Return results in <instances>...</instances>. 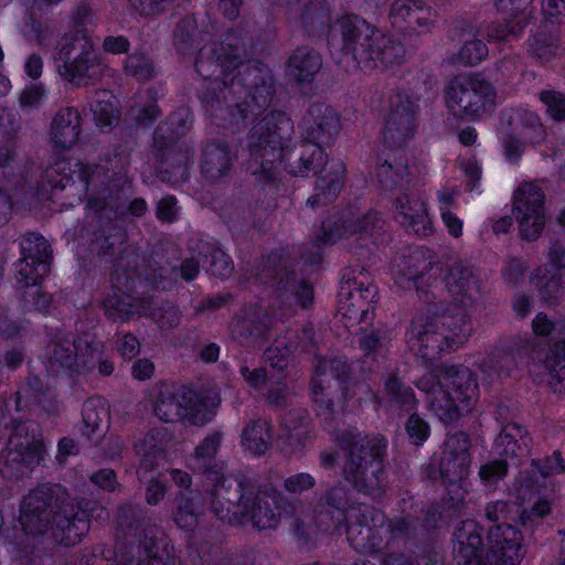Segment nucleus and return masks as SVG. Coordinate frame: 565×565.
Segmentation results:
<instances>
[{"label":"nucleus","instance_id":"nucleus-1","mask_svg":"<svg viewBox=\"0 0 565 565\" xmlns=\"http://www.w3.org/2000/svg\"><path fill=\"white\" fill-rule=\"evenodd\" d=\"M252 50V39L243 26L226 31L218 43L199 49L195 70L205 82L200 93L205 113L224 127L253 124L245 167L256 182H274L282 164L295 177L318 173L327 163L323 147L302 139L296 149L288 148L294 124L284 111H268L274 78L269 70L246 64Z\"/></svg>","mask_w":565,"mask_h":565},{"label":"nucleus","instance_id":"nucleus-2","mask_svg":"<svg viewBox=\"0 0 565 565\" xmlns=\"http://www.w3.org/2000/svg\"><path fill=\"white\" fill-rule=\"evenodd\" d=\"M127 162H116L111 170L106 163L76 161L72 164L58 160L43 172L41 186L45 191L65 190L75 186L79 196L87 195L86 210L108 220L118 218L129 212L132 216H142L148 211L143 199H135L125 207L120 202L119 191L115 190L118 181L125 178Z\"/></svg>","mask_w":565,"mask_h":565},{"label":"nucleus","instance_id":"nucleus-3","mask_svg":"<svg viewBox=\"0 0 565 565\" xmlns=\"http://www.w3.org/2000/svg\"><path fill=\"white\" fill-rule=\"evenodd\" d=\"M90 504L84 499H70L58 483H42L23 497L19 522L28 535L40 536L50 531L57 544L73 546L89 531Z\"/></svg>","mask_w":565,"mask_h":565},{"label":"nucleus","instance_id":"nucleus-4","mask_svg":"<svg viewBox=\"0 0 565 565\" xmlns=\"http://www.w3.org/2000/svg\"><path fill=\"white\" fill-rule=\"evenodd\" d=\"M90 504L84 499H70L58 483H42L23 497L19 522L28 535L40 536L50 531L57 544L73 546L89 531Z\"/></svg>","mask_w":565,"mask_h":565},{"label":"nucleus","instance_id":"nucleus-5","mask_svg":"<svg viewBox=\"0 0 565 565\" xmlns=\"http://www.w3.org/2000/svg\"><path fill=\"white\" fill-rule=\"evenodd\" d=\"M437 287L426 281L425 274L412 285L419 300L433 306L426 311L415 313L405 333L409 349L425 364L440 359L444 353L457 350L468 341L472 332L471 321L461 307L435 302Z\"/></svg>","mask_w":565,"mask_h":565},{"label":"nucleus","instance_id":"nucleus-6","mask_svg":"<svg viewBox=\"0 0 565 565\" xmlns=\"http://www.w3.org/2000/svg\"><path fill=\"white\" fill-rule=\"evenodd\" d=\"M333 440L343 452L341 477L355 492L380 500L387 487V439L381 434L363 435L358 429H338Z\"/></svg>","mask_w":565,"mask_h":565},{"label":"nucleus","instance_id":"nucleus-7","mask_svg":"<svg viewBox=\"0 0 565 565\" xmlns=\"http://www.w3.org/2000/svg\"><path fill=\"white\" fill-rule=\"evenodd\" d=\"M95 23L96 14L82 1L72 10L70 31L61 36L54 50L57 73L77 87L99 81L107 70L89 32Z\"/></svg>","mask_w":565,"mask_h":565},{"label":"nucleus","instance_id":"nucleus-8","mask_svg":"<svg viewBox=\"0 0 565 565\" xmlns=\"http://www.w3.org/2000/svg\"><path fill=\"white\" fill-rule=\"evenodd\" d=\"M140 266L138 249H119L111 274L113 287L122 296L114 294L104 302L105 316L114 323H124L138 316V299L150 290H171L174 278L163 268Z\"/></svg>","mask_w":565,"mask_h":565},{"label":"nucleus","instance_id":"nucleus-9","mask_svg":"<svg viewBox=\"0 0 565 565\" xmlns=\"http://www.w3.org/2000/svg\"><path fill=\"white\" fill-rule=\"evenodd\" d=\"M338 24L342 38V62L347 67L373 71L403 62L406 52L404 44L374 29L365 20L344 15Z\"/></svg>","mask_w":565,"mask_h":565},{"label":"nucleus","instance_id":"nucleus-10","mask_svg":"<svg viewBox=\"0 0 565 565\" xmlns=\"http://www.w3.org/2000/svg\"><path fill=\"white\" fill-rule=\"evenodd\" d=\"M417 109L416 99L408 93L397 90L388 97L383 138L388 147L397 150L377 166L379 181L386 189L397 185L407 172L403 146L415 136Z\"/></svg>","mask_w":565,"mask_h":565},{"label":"nucleus","instance_id":"nucleus-11","mask_svg":"<svg viewBox=\"0 0 565 565\" xmlns=\"http://www.w3.org/2000/svg\"><path fill=\"white\" fill-rule=\"evenodd\" d=\"M445 386L429 397V409L445 424L459 419L469 412L477 399L478 384L469 367L448 366L445 369Z\"/></svg>","mask_w":565,"mask_h":565},{"label":"nucleus","instance_id":"nucleus-12","mask_svg":"<svg viewBox=\"0 0 565 565\" xmlns=\"http://www.w3.org/2000/svg\"><path fill=\"white\" fill-rule=\"evenodd\" d=\"M52 250L22 249L15 264L17 291L25 310L46 311L52 303V295L41 288L42 280L51 270Z\"/></svg>","mask_w":565,"mask_h":565},{"label":"nucleus","instance_id":"nucleus-13","mask_svg":"<svg viewBox=\"0 0 565 565\" xmlns=\"http://www.w3.org/2000/svg\"><path fill=\"white\" fill-rule=\"evenodd\" d=\"M495 97L493 85L479 76H457L445 90L446 106L458 118H480L494 107Z\"/></svg>","mask_w":565,"mask_h":565},{"label":"nucleus","instance_id":"nucleus-14","mask_svg":"<svg viewBox=\"0 0 565 565\" xmlns=\"http://www.w3.org/2000/svg\"><path fill=\"white\" fill-rule=\"evenodd\" d=\"M284 249H271L260 260L257 276L265 284H270L282 302L308 308L313 301V287L305 279H298L292 264L282 255Z\"/></svg>","mask_w":565,"mask_h":565},{"label":"nucleus","instance_id":"nucleus-15","mask_svg":"<svg viewBox=\"0 0 565 565\" xmlns=\"http://www.w3.org/2000/svg\"><path fill=\"white\" fill-rule=\"evenodd\" d=\"M370 505L354 500L352 490L338 480L316 493L312 508L313 520L324 532L338 530L352 514L367 516Z\"/></svg>","mask_w":565,"mask_h":565},{"label":"nucleus","instance_id":"nucleus-16","mask_svg":"<svg viewBox=\"0 0 565 565\" xmlns=\"http://www.w3.org/2000/svg\"><path fill=\"white\" fill-rule=\"evenodd\" d=\"M207 397L190 390L185 385L162 383L153 403L154 415L166 423H179L186 419L193 425H204L206 419L200 415L206 407Z\"/></svg>","mask_w":565,"mask_h":565},{"label":"nucleus","instance_id":"nucleus-17","mask_svg":"<svg viewBox=\"0 0 565 565\" xmlns=\"http://www.w3.org/2000/svg\"><path fill=\"white\" fill-rule=\"evenodd\" d=\"M300 505V501H290L273 488L263 491L253 489L243 501L242 520L236 524L250 522L258 530H274L284 515L295 514Z\"/></svg>","mask_w":565,"mask_h":565},{"label":"nucleus","instance_id":"nucleus-18","mask_svg":"<svg viewBox=\"0 0 565 565\" xmlns=\"http://www.w3.org/2000/svg\"><path fill=\"white\" fill-rule=\"evenodd\" d=\"M377 288L364 267H349L344 271L339 291L341 310L350 320L369 323L374 317Z\"/></svg>","mask_w":565,"mask_h":565},{"label":"nucleus","instance_id":"nucleus-19","mask_svg":"<svg viewBox=\"0 0 565 565\" xmlns=\"http://www.w3.org/2000/svg\"><path fill=\"white\" fill-rule=\"evenodd\" d=\"M39 433L38 424L24 422L15 425L4 460V469L11 477L20 478L28 475L43 459L44 443Z\"/></svg>","mask_w":565,"mask_h":565},{"label":"nucleus","instance_id":"nucleus-20","mask_svg":"<svg viewBox=\"0 0 565 565\" xmlns=\"http://www.w3.org/2000/svg\"><path fill=\"white\" fill-rule=\"evenodd\" d=\"M513 212L521 237L531 243L542 234L545 223V193L537 182H524L514 192Z\"/></svg>","mask_w":565,"mask_h":565},{"label":"nucleus","instance_id":"nucleus-21","mask_svg":"<svg viewBox=\"0 0 565 565\" xmlns=\"http://www.w3.org/2000/svg\"><path fill=\"white\" fill-rule=\"evenodd\" d=\"M210 481L212 487L205 486L210 510L223 523L236 524L242 520L243 501L253 488L246 487L235 478H224L223 475L218 480Z\"/></svg>","mask_w":565,"mask_h":565},{"label":"nucleus","instance_id":"nucleus-22","mask_svg":"<svg viewBox=\"0 0 565 565\" xmlns=\"http://www.w3.org/2000/svg\"><path fill=\"white\" fill-rule=\"evenodd\" d=\"M384 224L379 213L369 212L358 217L354 225L349 224V220L328 218L322 222L316 235L317 239L322 245H334L341 238L352 234L371 236L373 237L372 244L374 245L386 244L387 242L383 233Z\"/></svg>","mask_w":565,"mask_h":565},{"label":"nucleus","instance_id":"nucleus-23","mask_svg":"<svg viewBox=\"0 0 565 565\" xmlns=\"http://www.w3.org/2000/svg\"><path fill=\"white\" fill-rule=\"evenodd\" d=\"M153 525L148 510L139 504L125 502L115 514V537L117 544L129 545L131 550L141 547L152 540Z\"/></svg>","mask_w":565,"mask_h":565},{"label":"nucleus","instance_id":"nucleus-24","mask_svg":"<svg viewBox=\"0 0 565 565\" xmlns=\"http://www.w3.org/2000/svg\"><path fill=\"white\" fill-rule=\"evenodd\" d=\"M489 565H520L527 550L521 531L511 524H497L487 534Z\"/></svg>","mask_w":565,"mask_h":565},{"label":"nucleus","instance_id":"nucleus-25","mask_svg":"<svg viewBox=\"0 0 565 565\" xmlns=\"http://www.w3.org/2000/svg\"><path fill=\"white\" fill-rule=\"evenodd\" d=\"M441 514L436 507L430 505L422 511L419 516L406 514L396 515L385 522L387 541L385 548L393 546L398 541H416L426 537L437 529Z\"/></svg>","mask_w":565,"mask_h":565},{"label":"nucleus","instance_id":"nucleus-26","mask_svg":"<svg viewBox=\"0 0 565 565\" xmlns=\"http://www.w3.org/2000/svg\"><path fill=\"white\" fill-rule=\"evenodd\" d=\"M299 128L303 140L323 147L330 145L339 135L340 118L331 106L315 103L309 106Z\"/></svg>","mask_w":565,"mask_h":565},{"label":"nucleus","instance_id":"nucleus-27","mask_svg":"<svg viewBox=\"0 0 565 565\" xmlns=\"http://www.w3.org/2000/svg\"><path fill=\"white\" fill-rule=\"evenodd\" d=\"M470 463L471 459H466V457H455L441 452L438 463L439 477L445 484L455 488L449 490V493L454 492L455 495L450 494L448 499L444 500L445 509L450 516H460L467 512L468 507L460 483L468 477Z\"/></svg>","mask_w":565,"mask_h":565},{"label":"nucleus","instance_id":"nucleus-28","mask_svg":"<svg viewBox=\"0 0 565 565\" xmlns=\"http://www.w3.org/2000/svg\"><path fill=\"white\" fill-rule=\"evenodd\" d=\"M395 220L409 234L427 237L433 234V224L426 202L414 194H401L395 201Z\"/></svg>","mask_w":565,"mask_h":565},{"label":"nucleus","instance_id":"nucleus-29","mask_svg":"<svg viewBox=\"0 0 565 565\" xmlns=\"http://www.w3.org/2000/svg\"><path fill=\"white\" fill-rule=\"evenodd\" d=\"M483 529L473 520L461 521L455 529L457 547L454 550L457 565H489L483 555Z\"/></svg>","mask_w":565,"mask_h":565},{"label":"nucleus","instance_id":"nucleus-30","mask_svg":"<svg viewBox=\"0 0 565 565\" xmlns=\"http://www.w3.org/2000/svg\"><path fill=\"white\" fill-rule=\"evenodd\" d=\"M531 0H494L499 11L510 13L512 19L505 22H494L487 28L489 41L503 42L518 39L526 25L525 12Z\"/></svg>","mask_w":565,"mask_h":565},{"label":"nucleus","instance_id":"nucleus-31","mask_svg":"<svg viewBox=\"0 0 565 565\" xmlns=\"http://www.w3.org/2000/svg\"><path fill=\"white\" fill-rule=\"evenodd\" d=\"M231 331L242 345H260L268 339L269 317L262 308L252 306L232 322Z\"/></svg>","mask_w":565,"mask_h":565},{"label":"nucleus","instance_id":"nucleus-32","mask_svg":"<svg viewBox=\"0 0 565 565\" xmlns=\"http://www.w3.org/2000/svg\"><path fill=\"white\" fill-rule=\"evenodd\" d=\"M45 360L51 373L76 374L78 348L75 340L63 331H57L45 348Z\"/></svg>","mask_w":565,"mask_h":565},{"label":"nucleus","instance_id":"nucleus-33","mask_svg":"<svg viewBox=\"0 0 565 565\" xmlns=\"http://www.w3.org/2000/svg\"><path fill=\"white\" fill-rule=\"evenodd\" d=\"M82 135V116L77 108L66 106L56 111L50 125V139L54 148L71 150Z\"/></svg>","mask_w":565,"mask_h":565},{"label":"nucleus","instance_id":"nucleus-34","mask_svg":"<svg viewBox=\"0 0 565 565\" xmlns=\"http://www.w3.org/2000/svg\"><path fill=\"white\" fill-rule=\"evenodd\" d=\"M373 513L374 509L370 507L367 516L355 512L345 521L348 541L359 553H376L385 548L382 535L369 524L373 520Z\"/></svg>","mask_w":565,"mask_h":565},{"label":"nucleus","instance_id":"nucleus-35","mask_svg":"<svg viewBox=\"0 0 565 565\" xmlns=\"http://www.w3.org/2000/svg\"><path fill=\"white\" fill-rule=\"evenodd\" d=\"M422 249H416L409 255H403L396 258L393 264V277L395 284L402 289H412L415 279L420 278L425 270L433 271L431 276L437 277L444 270L441 262H434L429 256V262L423 260Z\"/></svg>","mask_w":565,"mask_h":565},{"label":"nucleus","instance_id":"nucleus-36","mask_svg":"<svg viewBox=\"0 0 565 565\" xmlns=\"http://www.w3.org/2000/svg\"><path fill=\"white\" fill-rule=\"evenodd\" d=\"M433 17L431 9L420 0H395L390 11L392 24L409 32L428 29Z\"/></svg>","mask_w":565,"mask_h":565},{"label":"nucleus","instance_id":"nucleus-37","mask_svg":"<svg viewBox=\"0 0 565 565\" xmlns=\"http://www.w3.org/2000/svg\"><path fill=\"white\" fill-rule=\"evenodd\" d=\"M222 433L209 434L194 449L189 459V467L207 480H218L222 477L223 463L216 460L222 444Z\"/></svg>","mask_w":565,"mask_h":565},{"label":"nucleus","instance_id":"nucleus-38","mask_svg":"<svg viewBox=\"0 0 565 565\" xmlns=\"http://www.w3.org/2000/svg\"><path fill=\"white\" fill-rule=\"evenodd\" d=\"M191 122V114L186 108H180L170 115L167 122L159 125L153 134V142L160 160L177 151V139L184 135ZM181 147H178V152Z\"/></svg>","mask_w":565,"mask_h":565},{"label":"nucleus","instance_id":"nucleus-39","mask_svg":"<svg viewBox=\"0 0 565 565\" xmlns=\"http://www.w3.org/2000/svg\"><path fill=\"white\" fill-rule=\"evenodd\" d=\"M57 401L50 387L36 375L26 377L17 393V409H42L46 414L56 413Z\"/></svg>","mask_w":565,"mask_h":565},{"label":"nucleus","instance_id":"nucleus-40","mask_svg":"<svg viewBox=\"0 0 565 565\" xmlns=\"http://www.w3.org/2000/svg\"><path fill=\"white\" fill-rule=\"evenodd\" d=\"M235 159L225 141L207 142L202 150V173L206 179L216 181L230 173Z\"/></svg>","mask_w":565,"mask_h":565},{"label":"nucleus","instance_id":"nucleus-41","mask_svg":"<svg viewBox=\"0 0 565 565\" xmlns=\"http://www.w3.org/2000/svg\"><path fill=\"white\" fill-rule=\"evenodd\" d=\"M282 434L286 450L296 452L302 450L309 439V414L298 407L290 409L282 418Z\"/></svg>","mask_w":565,"mask_h":565},{"label":"nucleus","instance_id":"nucleus-42","mask_svg":"<svg viewBox=\"0 0 565 565\" xmlns=\"http://www.w3.org/2000/svg\"><path fill=\"white\" fill-rule=\"evenodd\" d=\"M326 380H312V401L316 415L320 418L326 428L333 427L342 407H338L343 397L339 390L330 391V386L324 385Z\"/></svg>","mask_w":565,"mask_h":565},{"label":"nucleus","instance_id":"nucleus-43","mask_svg":"<svg viewBox=\"0 0 565 565\" xmlns=\"http://www.w3.org/2000/svg\"><path fill=\"white\" fill-rule=\"evenodd\" d=\"M322 67L321 55L308 46L297 47L288 58L287 74L297 83H310Z\"/></svg>","mask_w":565,"mask_h":565},{"label":"nucleus","instance_id":"nucleus-44","mask_svg":"<svg viewBox=\"0 0 565 565\" xmlns=\"http://www.w3.org/2000/svg\"><path fill=\"white\" fill-rule=\"evenodd\" d=\"M207 508H210V504L205 489L203 491L199 489L181 491L178 497L174 522L180 527H191Z\"/></svg>","mask_w":565,"mask_h":565},{"label":"nucleus","instance_id":"nucleus-45","mask_svg":"<svg viewBox=\"0 0 565 565\" xmlns=\"http://www.w3.org/2000/svg\"><path fill=\"white\" fill-rule=\"evenodd\" d=\"M138 317L151 319L161 330H169L180 322V311L170 301L156 303L151 297L145 295L138 299Z\"/></svg>","mask_w":565,"mask_h":565},{"label":"nucleus","instance_id":"nucleus-46","mask_svg":"<svg viewBox=\"0 0 565 565\" xmlns=\"http://www.w3.org/2000/svg\"><path fill=\"white\" fill-rule=\"evenodd\" d=\"M564 256L565 249L550 252L551 277L540 289L541 298L548 305H556L565 297V265L561 263Z\"/></svg>","mask_w":565,"mask_h":565},{"label":"nucleus","instance_id":"nucleus-47","mask_svg":"<svg viewBox=\"0 0 565 565\" xmlns=\"http://www.w3.org/2000/svg\"><path fill=\"white\" fill-rule=\"evenodd\" d=\"M530 437L525 427L511 422L504 425L495 438L497 451L505 457L514 458L527 451Z\"/></svg>","mask_w":565,"mask_h":565},{"label":"nucleus","instance_id":"nucleus-48","mask_svg":"<svg viewBox=\"0 0 565 565\" xmlns=\"http://www.w3.org/2000/svg\"><path fill=\"white\" fill-rule=\"evenodd\" d=\"M345 167L342 161L334 162L326 175L317 180L316 193L308 199L311 206L333 201L343 186Z\"/></svg>","mask_w":565,"mask_h":565},{"label":"nucleus","instance_id":"nucleus-49","mask_svg":"<svg viewBox=\"0 0 565 565\" xmlns=\"http://www.w3.org/2000/svg\"><path fill=\"white\" fill-rule=\"evenodd\" d=\"M510 125L525 140L533 145L542 143L545 140V128L540 116L529 108L513 109L509 117Z\"/></svg>","mask_w":565,"mask_h":565},{"label":"nucleus","instance_id":"nucleus-50","mask_svg":"<svg viewBox=\"0 0 565 565\" xmlns=\"http://www.w3.org/2000/svg\"><path fill=\"white\" fill-rule=\"evenodd\" d=\"M384 396L390 406L406 413L416 409L418 405L414 390L395 373L384 379Z\"/></svg>","mask_w":565,"mask_h":565},{"label":"nucleus","instance_id":"nucleus-51","mask_svg":"<svg viewBox=\"0 0 565 565\" xmlns=\"http://www.w3.org/2000/svg\"><path fill=\"white\" fill-rule=\"evenodd\" d=\"M89 106L94 120L102 130L110 129L118 124L119 110L111 92L105 89L96 92Z\"/></svg>","mask_w":565,"mask_h":565},{"label":"nucleus","instance_id":"nucleus-52","mask_svg":"<svg viewBox=\"0 0 565 565\" xmlns=\"http://www.w3.org/2000/svg\"><path fill=\"white\" fill-rule=\"evenodd\" d=\"M271 425L265 419H253L242 431V445L253 455H263L271 445Z\"/></svg>","mask_w":565,"mask_h":565},{"label":"nucleus","instance_id":"nucleus-53","mask_svg":"<svg viewBox=\"0 0 565 565\" xmlns=\"http://www.w3.org/2000/svg\"><path fill=\"white\" fill-rule=\"evenodd\" d=\"M300 24L311 35L324 32L331 24L330 8L326 0H309L299 17Z\"/></svg>","mask_w":565,"mask_h":565},{"label":"nucleus","instance_id":"nucleus-54","mask_svg":"<svg viewBox=\"0 0 565 565\" xmlns=\"http://www.w3.org/2000/svg\"><path fill=\"white\" fill-rule=\"evenodd\" d=\"M445 281L449 291L457 295H469L477 285L472 266L463 260H456L447 267Z\"/></svg>","mask_w":565,"mask_h":565},{"label":"nucleus","instance_id":"nucleus-55","mask_svg":"<svg viewBox=\"0 0 565 565\" xmlns=\"http://www.w3.org/2000/svg\"><path fill=\"white\" fill-rule=\"evenodd\" d=\"M202 32L198 30L196 20L188 17L179 22L173 32V44L183 56H190L203 41Z\"/></svg>","mask_w":565,"mask_h":565},{"label":"nucleus","instance_id":"nucleus-56","mask_svg":"<svg viewBox=\"0 0 565 565\" xmlns=\"http://www.w3.org/2000/svg\"><path fill=\"white\" fill-rule=\"evenodd\" d=\"M351 367L345 359L342 358H331L321 360L316 366V377L315 379H323L331 377L338 381V390L341 391V395H343V399H347L349 396L347 381L350 377Z\"/></svg>","mask_w":565,"mask_h":565},{"label":"nucleus","instance_id":"nucleus-57","mask_svg":"<svg viewBox=\"0 0 565 565\" xmlns=\"http://www.w3.org/2000/svg\"><path fill=\"white\" fill-rule=\"evenodd\" d=\"M544 366L548 371L551 380L548 384L555 392L565 391V338L555 342L544 360Z\"/></svg>","mask_w":565,"mask_h":565},{"label":"nucleus","instance_id":"nucleus-58","mask_svg":"<svg viewBox=\"0 0 565 565\" xmlns=\"http://www.w3.org/2000/svg\"><path fill=\"white\" fill-rule=\"evenodd\" d=\"M83 426L82 434L87 439H92L97 433H100L107 422V409L99 399H87L82 409Z\"/></svg>","mask_w":565,"mask_h":565},{"label":"nucleus","instance_id":"nucleus-59","mask_svg":"<svg viewBox=\"0 0 565 565\" xmlns=\"http://www.w3.org/2000/svg\"><path fill=\"white\" fill-rule=\"evenodd\" d=\"M124 73L138 82H149L157 75V70L149 55L135 51L126 56Z\"/></svg>","mask_w":565,"mask_h":565},{"label":"nucleus","instance_id":"nucleus-60","mask_svg":"<svg viewBox=\"0 0 565 565\" xmlns=\"http://www.w3.org/2000/svg\"><path fill=\"white\" fill-rule=\"evenodd\" d=\"M257 205L250 200L239 199L226 206L222 216L226 220L231 227H244L255 224Z\"/></svg>","mask_w":565,"mask_h":565},{"label":"nucleus","instance_id":"nucleus-61","mask_svg":"<svg viewBox=\"0 0 565 565\" xmlns=\"http://www.w3.org/2000/svg\"><path fill=\"white\" fill-rule=\"evenodd\" d=\"M463 45L458 52V60L463 65H476L488 56V47L481 39L477 38V31L470 26L462 34Z\"/></svg>","mask_w":565,"mask_h":565},{"label":"nucleus","instance_id":"nucleus-62","mask_svg":"<svg viewBox=\"0 0 565 565\" xmlns=\"http://www.w3.org/2000/svg\"><path fill=\"white\" fill-rule=\"evenodd\" d=\"M295 350L296 344L292 343L290 345H285L284 338H277L275 340V347L266 350V365L264 367H268L270 371L269 374H276L274 380H277V376H281V380L285 379V370L288 365L287 354L294 352Z\"/></svg>","mask_w":565,"mask_h":565},{"label":"nucleus","instance_id":"nucleus-63","mask_svg":"<svg viewBox=\"0 0 565 565\" xmlns=\"http://www.w3.org/2000/svg\"><path fill=\"white\" fill-rule=\"evenodd\" d=\"M84 344V348L78 349L76 374L93 372L104 355V342L96 337L85 339Z\"/></svg>","mask_w":565,"mask_h":565},{"label":"nucleus","instance_id":"nucleus-64","mask_svg":"<svg viewBox=\"0 0 565 565\" xmlns=\"http://www.w3.org/2000/svg\"><path fill=\"white\" fill-rule=\"evenodd\" d=\"M531 466L533 467L532 476L522 481V484L527 489H533V478L539 473L542 478H546L554 473L565 472V461L561 451L555 450L552 456L544 459H533Z\"/></svg>","mask_w":565,"mask_h":565}]
</instances>
